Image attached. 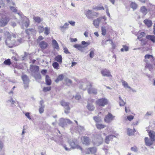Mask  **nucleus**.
<instances>
[{
	"label": "nucleus",
	"instance_id": "45",
	"mask_svg": "<svg viewBox=\"0 0 155 155\" xmlns=\"http://www.w3.org/2000/svg\"><path fill=\"white\" fill-rule=\"evenodd\" d=\"M3 64L6 65H10L11 64L10 59H8L5 61L3 62Z\"/></svg>",
	"mask_w": 155,
	"mask_h": 155
},
{
	"label": "nucleus",
	"instance_id": "41",
	"mask_svg": "<svg viewBox=\"0 0 155 155\" xmlns=\"http://www.w3.org/2000/svg\"><path fill=\"white\" fill-rule=\"evenodd\" d=\"M45 32L44 33L46 35H48L50 33V28L48 27H45L44 28Z\"/></svg>",
	"mask_w": 155,
	"mask_h": 155
},
{
	"label": "nucleus",
	"instance_id": "8",
	"mask_svg": "<svg viewBox=\"0 0 155 155\" xmlns=\"http://www.w3.org/2000/svg\"><path fill=\"white\" fill-rule=\"evenodd\" d=\"M103 141V138L100 136H98L93 141V143L94 145L99 146L102 143Z\"/></svg>",
	"mask_w": 155,
	"mask_h": 155
},
{
	"label": "nucleus",
	"instance_id": "14",
	"mask_svg": "<svg viewBox=\"0 0 155 155\" xmlns=\"http://www.w3.org/2000/svg\"><path fill=\"white\" fill-rule=\"evenodd\" d=\"M15 103V101L12 97H10L9 99L6 101V105L10 106L12 107H14Z\"/></svg>",
	"mask_w": 155,
	"mask_h": 155
},
{
	"label": "nucleus",
	"instance_id": "11",
	"mask_svg": "<svg viewBox=\"0 0 155 155\" xmlns=\"http://www.w3.org/2000/svg\"><path fill=\"white\" fill-rule=\"evenodd\" d=\"M115 116L112 115L110 113H109L106 115L104 119V121L106 123H109L114 120Z\"/></svg>",
	"mask_w": 155,
	"mask_h": 155
},
{
	"label": "nucleus",
	"instance_id": "52",
	"mask_svg": "<svg viewBox=\"0 0 155 155\" xmlns=\"http://www.w3.org/2000/svg\"><path fill=\"white\" fill-rule=\"evenodd\" d=\"M51 89V88L50 87H44L43 89V91L44 92H46L50 91Z\"/></svg>",
	"mask_w": 155,
	"mask_h": 155
},
{
	"label": "nucleus",
	"instance_id": "4",
	"mask_svg": "<svg viewBox=\"0 0 155 155\" xmlns=\"http://www.w3.org/2000/svg\"><path fill=\"white\" fill-rule=\"evenodd\" d=\"M155 60V58L150 54H147L144 56V61L146 63V67L150 69L152 68V65L150 64Z\"/></svg>",
	"mask_w": 155,
	"mask_h": 155
},
{
	"label": "nucleus",
	"instance_id": "55",
	"mask_svg": "<svg viewBox=\"0 0 155 155\" xmlns=\"http://www.w3.org/2000/svg\"><path fill=\"white\" fill-rule=\"evenodd\" d=\"M64 80L66 84L68 85H69L71 83L72 81L71 80L68 78L65 79Z\"/></svg>",
	"mask_w": 155,
	"mask_h": 155
},
{
	"label": "nucleus",
	"instance_id": "53",
	"mask_svg": "<svg viewBox=\"0 0 155 155\" xmlns=\"http://www.w3.org/2000/svg\"><path fill=\"white\" fill-rule=\"evenodd\" d=\"M95 9L97 10H104V7L101 5L98 6L95 8Z\"/></svg>",
	"mask_w": 155,
	"mask_h": 155
},
{
	"label": "nucleus",
	"instance_id": "56",
	"mask_svg": "<svg viewBox=\"0 0 155 155\" xmlns=\"http://www.w3.org/2000/svg\"><path fill=\"white\" fill-rule=\"evenodd\" d=\"M25 115L27 117L29 120L31 119V117L30 116V113L28 112H26L24 113Z\"/></svg>",
	"mask_w": 155,
	"mask_h": 155
},
{
	"label": "nucleus",
	"instance_id": "49",
	"mask_svg": "<svg viewBox=\"0 0 155 155\" xmlns=\"http://www.w3.org/2000/svg\"><path fill=\"white\" fill-rule=\"evenodd\" d=\"M84 130V128L83 127L79 126L78 127V131L80 133H81Z\"/></svg>",
	"mask_w": 155,
	"mask_h": 155
},
{
	"label": "nucleus",
	"instance_id": "59",
	"mask_svg": "<svg viewBox=\"0 0 155 155\" xmlns=\"http://www.w3.org/2000/svg\"><path fill=\"white\" fill-rule=\"evenodd\" d=\"M134 117L133 116L130 115L127 117V119L129 121H130L133 119Z\"/></svg>",
	"mask_w": 155,
	"mask_h": 155
},
{
	"label": "nucleus",
	"instance_id": "37",
	"mask_svg": "<svg viewBox=\"0 0 155 155\" xmlns=\"http://www.w3.org/2000/svg\"><path fill=\"white\" fill-rule=\"evenodd\" d=\"M135 131V130L134 129L133 130L129 128L127 129V133L129 136L133 135Z\"/></svg>",
	"mask_w": 155,
	"mask_h": 155
},
{
	"label": "nucleus",
	"instance_id": "12",
	"mask_svg": "<svg viewBox=\"0 0 155 155\" xmlns=\"http://www.w3.org/2000/svg\"><path fill=\"white\" fill-rule=\"evenodd\" d=\"M96 152L97 149L94 147L86 149L85 150V153L86 154H94L96 153Z\"/></svg>",
	"mask_w": 155,
	"mask_h": 155
},
{
	"label": "nucleus",
	"instance_id": "7",
	"mask_svg": "<svg viewBox=\"0 0 155 155\" xmlns=\"http://www.w3.org/2000/svg\"><path fill=\"white\" fill-rule=\"evenodd\" d=\"M72 123V121L68 119L61 118L60 120L59 124L61 127H64L68 124H70Z\"/></svg>",
	"mask_w": 155,
	"mask_h": 155
},
{
	"label": "nucleus",
	"instance_id": "51",
	"mask_svg": "<svg viewBox=\"0 0 155 155\" xmlns=\"http://www.w3.org/2000/svg\"><path fill=\"white\" fill-rule=\"evenodd\" d=\"M81 44L82 45H84V47H86L90 45V42H86L84 41H83L81 42Z\"/></svg>",
	"mask_w": 155,
	"mask_h": 155
},
{
	"label": "nucleus",
	"instance_id": "34",
	"mask_svg": "<svg viewBox=\"0 0 155 155\" xmlns=\"http://www.w3.org/2000/svg\"><path fill=\"white\" fill-rule=\"evenodd\" d=\"M146 38L148 39H150L153 42H155V36L154 35H147L146 36Z\"/></svg>",
	"mask_w": 155,
	"mask_h": 155
},
{
	"label": "nucleus",
	"instance_id": "1",
	"mask_svg": "<svg viewBox=\"0 0 155 155\" xmlns=\"http://www.w3.org/2000/svg\"><path fill=\"white\" fill-rule=\"evenodd\" d=\"M4 34L7 38L5 40V42L6 45L9 48H12L15 46H17L19 45L23 41L22 39L20 38L17 41H15V38H16V35L13 34H12V35L10 33L7 31H5Z\"/></svg>",
	"mask_w": 155,
	"mask_h": 155
},
{
	"label": "nucleus",
	"instance_id": "24",
	"mask_svg": "<svg viewBox=\"0 0 155 155\" xmlns=\"http://www.w3.org/2000/svg\"><path fill=\"white\" fill-rule=\"evenodd\" d=\"M52 42L53 48L58 50H59V47L57 41L53 39L52 41Z\"/></svg>",
	"mask_w": 155,
	"mask_h": 155
},
{
	"label": "nucleus",
	"instance_id": "9",
	"mask_svg": "<svg viewBox=\"0 0 155 155\" xmlns=\"http://www.w3.org/2000/svg\"><path fill=\"white\" fill-rule=\"evenodd\" d=\"M61 105L65 109L64 112L67 114L69 113L70 108L69 106V103L66 102L64 101H62L61 102Z\"/></svg>",
	"mask_w": 155,
	"mask_h": 155
},
{
	"label": "nucleus",
	"instance_id": "57",
	"mask_svg": "<svg viewBox=\"0 0 155 155\" xmlns=\"http://www.w3.org/2000/svg\"><path fill=\"white\" fill-rule=\"evenodd\" d=\"M10 8L11 10L13 12H17V9L15 7L11 6L10 7Z\"/></svg>",
	"mask_w": 155,
	"mask_h": 155
},
{
	"label": "nucleus",
	"instance_id": "15",
	"mask_svg": "<svg viewBox=\"0 0 155 155\" xmlns=\"http://www.w3.org/2000/svg\"><path fill=\"white\" fill-rule=\"evenodd\" d=\"M94 100L92 99H90L89 100L87 105V108L90 111H92L94 109V107L92 104L90 103V102H94Z\"/></svg>",
	"mask_w": 155,
	"mask_h": 155
},
{
	"label": "nucleus",
	"instance_id": "62",
	"mask_svg": "<svg viewBox=\"0 0 155 155\" xmlns=\"http://www.w3.org/2000/svg\"><path fill=\"white\" fill-rule=\"evenodd\" d=\"M105 8H106V12L107 14V15L108 16L109 18H110V15L109 13L108 7L107 6H106Z\"/></svg>",
	"mask_w": 155,
	"mask_h": 155
},
{
	"label": "nucleus",
	"instance_id": "25",
	"mask_svg": "<svg viewBox=\"0 0 155 155\" xmlns=\"http://www.w3.org/2000/svg\"><path fill=\"white\" fill-rule=\"evenodd\" d=\"M96 126L97 129L101 130L104 128L106 126L102 124L97 123L96 124Z\"/></svg>",
	"mask_w": 155,
	"mask_h": 155
},
{
	"label": "nucleus",
	"instance_id": "3",
	"mask_svg": "<svg viewBox=\"0 0 155 155\" xmlns=\"http://www.w3.org/2000/svg\"><path fill=\"white\" fill-rule=\"evenodd\" d=\"M148 134L150 139L148 137H145V142L147 146H150L152 145L155 141V132L153 131L150 130Z\"/></svg>",
	"mask_w": 155,
	"mask_h": 155
},
{
	"label": "nucleus",
	"instance_id": "42",
	"mask_svg": "<svg viewBox=\"0 0 155 155\" xmlns=\"http://www.w3.org/2000/svg\"><path fill=\"white\" fill-rule=\"evenodd\" d=\"M123 48L121 49L120 51L121 52L124 51H127L129 50V47L127 45H124L123 46Z\"/></svg>",
	"mask_w": 155,
	"mask_h": 155
},
{
	"label": "nucleus",
	"instance_id": "35",
	"mask_svg": "<svg viewBox=\"0 0 155 155\" xmlns=\"http://www.w3.org/2000/svg\"><path fill=\"white\" fill-rule=\"evenodd\" d=\"M101 34L103 36H105L106 34L107 30L105 26H102L101 27Z\"/></svg>",
	"mask_w": 155,
	"mask_h": 155
},
{
	"label": "nucleus",
	"instance_id": "30",
	"mask_svg": "<svg viewBox=\"0 0 155 155\" xmlns=\"http://www.w3.org/2000/svg\"><path fill=\"white\" fill-rule=\"evenodd\" d=\"M140 12L144 15H145L147 13V9L145 6H142L140 8Z\"/></svg>",
	"mask_w": 155,
	"mask_h": 155
},
{
	"label": "nucleus",
	"instance_id": "18",
	"mask_svg": "<svg viewBox=\"0 0 155 155\" xmlns=\"http://www.w3.org/2000/svg\"><path fill=\"white\" fill-rule=\"evenodd\" d=\"M81 141L83 144L88 145L90 143L89 138L87 137H83L81 138Z\"/></svg>",
	"mask_w": 155,
	"mask_h": 155
},
{
	"label": "nucleus",
	"instance_id": "28",
	"mask_svg": "<svg viewBox=\"0 0 155 155\" xmlns=\"http://www.w3.org/2000/svg\"><path fill=\"white\" fill-rule=\"evenodd\" d=\"M143 22L148 27H150L152 25V21L148 19L144 20Z\"/></svg>",
	"mask_w": 155,
	"mask_h": 155
},
{
	"label": "nucleus",
	"instance_id": "6",
	"mask_svg": "<svg viewBox=\"0 0 155 155\" xmlns=\"http://www.w3.org/2000/svg\"><path fill=\"white\" fill-rule=\"evenodd\" d=\"M108 103V100L104 98L98 99L95 102L96 105L102 107H104L105 105L107 104Z\"/></svg>",
	"mask_w": 155,
	"mask_h": 155
},
{
	"label": "nucleus",
	"instance_id": "54",
	"mask_svg": "<svg viewBox=\"0 0 155 155\" xmlns=\"http://www.w3.org/2000/svg\"><path fill=\"white\" fill-rule=\"evenodd\" d=\"M146 34L144 32H142L138 36L137 38L138 39H140L142 37L144 36Z\"/></svg>",
	"mask_w": 155,
	"mask_h": 155
},
{
	"label": "nucleus",
	"instance_id": "29",
	"mask_svg": "<svg viewBox=\"0 0 155 155\" xmlns=\"http://www.w3.org/2000/svg\"><path fill=\"white\" fill-rule=\"evenodd\" d=\"M69 25V24L68 23H65L63 26H60V29L61 31H64L65 30L66 28H68Z\"/></svg>",
	"mask_w": 155,
	"mask_h": 155
},
{
	"label": "nucleus",
	"instance_id": "36",
	"mask_svg": "<svg viewBox=\"0 0 155 155\" xmlns=\"http://www.w3.org/2000/svg\"><path fill=\"white\" fill-rule=\"evenodd\" d=\"M44 28L42 25H38L37 30L40 33L44 31Z\"/></svg>",
	"mask_w": 155,
	"mask_h": 155
},
{
	"label": "nucleus",
	"instance_id": "50",
	"mask_svg": "<svg viewBox=\"0 0 155 155\" xmlns=\"http://www.w3.org/2000/svg\"><path fill=\"white\" fill-rule=\"evenodd\" d=\"M130 7L134 9H136L137 7V5L134 2H132L130 5Z\"/></svg>",
	"mask_w": 155,
	"mask_h": 155
},
{
	"label": "nucleus",
	"instance_id": "23",
	"mask_svg": "<svg viewBox=\"0 0 155 155\" xmlns=\"http://www.w3.org/2000/svg\"><path fill=\"white\" fill-rule=\"evenodd\" d=\"M30 69L31 71L34 73L38 72L39 70V68L37 66L31 65Z\"/></svg>",
	"mask_w": 155,
	"mask_h": 155
},
{
	"label": "nucleus",
	"instance_id": "2",
	"mask_svg": "<svg viewBox=\"0 0 155 155\" xmlns=\"http://www.w3.org/2000/svg\"><path fill=\"white\" fill-rule=\"evenodd\" d=\"M17 14L20 16L21 19L19 22V24L22 28H27L29 25V20L25 16H24L21 12H18Z\"/></svg>",
	"mask_w": 155,
	"mask_h": 155
},
{
	"label": "nucleus",
	"instance_id": "64",
	"mask_svg": "<svg viewBox=\"0 0 155 155\" xmlns=\"http://www.w3.org/2000/svg\"><path fill=\"white\" fill-rule=\"evenodd\" d=\"M64 52L67 54L70 53V52L68 51V49L66 47L64 48H63Z\"/></svg>",
	"mask_w": 155,
	"mask_h": 155
},
{
	"label": "nucleus",
	"instance_id": "44",
	"mask_svg": "<svg viewBox=\"0 0 155 155\" xmlns=\"http://www.w3.org/2000/svg\"><path fill=\"white\" fill-rule=\"evenodd\" d=\"M52 66L54 68L57 69H58L59 67V65L58 63L56 62L53 63Z\"/></svg>",
	"mask_w": 155,
	"mask_h": 155
},
{
	"label": "nucleus",
	"instance_id": "33",
	"mask_svg": "<svg viewBox=\"0 0 155 155\" xmlns=\"http://www.w3.org/2000/svg\"><path fill=\"white\" fill-rule=\"evenodd\" d=\"M10 0H0V4L2 6H4L5 3H6L7 4H8L10 3Z\"/></svg>",
	"mask_w": 155,
	"mask_h": 155
},
{
	"label": "nucleus",
	"instance_id": "47",
	"mask_svg": "<svg viewBox=\"0 0 155 155\" xmlns=\"http://www.w3.org/2000/svg\"><path fill=\"white\" fill-rule=\"evenodd\" d=\"M95 50L94 49H92L91 50V51L89 54V56L91 58H92L94 56V52Z\"/></svg>",
	"mask_w": 155,
	"mask_h": 155
},
{
	"label": "nucleus",
	"instance_id": "60",
	"mask_svg": "<svg viewBox=\"0 0 155 155\" xmlns=\"http://www.w3.org/2000/svg\"><path fill=\"white\" fill-rule=\"evenodd\" d=\"M132 151L134 152H137L138 150V148L135 146L132 147L131 148Z\"/></svg>",
	"mask_w": 155,
	"mask_h": 155
},
{
	"label": "nucleus",
	"instance_id": "16",
	"mask_svg": "<svg viewBox=\"0 0 155 155\" xmlns=\"http://www.w3.org/2000/svg\"><path fill=\"white\" fill-rule=\"evenodd\" d=\"M70 145L71 146L72 148H76L78 149H80L82 152H83L82 148L79 145H78L76 143L73 141L72 142H68Z\"/></svg>",
	"mask_w": 155,
	"mask_h": 155
},
{
	"label": "nucleus",
	"instance_id": "43",
	"mask_svg": "<svg viewBox=\"0 0 155 155\" xmlns=\"http://www.w3.org/2000/svg\"><path fill=\"white\" fill-rule=\"evenodd\" d=\"M4 147V141L0 140V151L2 150Z\"/></svg>",
	"mask_w": 155,
	"mask_h": 155
},
{
	"label": "nucleus",
	"instance_id": "22",
	"mask_svg": "<svg viewBox=\"0 0 155 155\" xmlns=\"http://www.w3.org/2000/svg\"><path fill=\"white\" fill-rule=\"evenodd\" d=\"M121 82L122 85L125 88L132 90V88L129 85L128 83L127 82L123 80H122Z\"/></svg>",
	"mask_w": 155,
	"mask_h": 155
},
{
	"label": "nucleus",
	"instance_id": "46",
	"mask_svg": "<svg viewBox=\"0 0 155 155\" xmlns=\"http://www.w3.org/2000/svg\"><path fill=\"white\" fill-rule=\"evenodd\" d=\"M94 119L97 123L100 122L101 121V120L100 118L98 117H94Z\"/></svg>",
	"mask_w": 155,
	"mask_h": 155
},
{
	"label": "nucleus",
	"instance_id": "48",
	"mask_svg": "<svg viewBox=\"0 0 155 155\" xmlns=\"http://www.w3.org/2000/svg\"><path fill=\"white\" fill-rule=\"evenodd\" d=\"M119 99L120 100L119 103L120 106H123L125 104V102L121 99L120 97H119Z\"/></svg>",
	"mask_w": 155,
	"mask_h": 155
},
{
	"label": "nucleus",
	"instance_id": "17",
	"mask_svg": "<svg viewBox=\"0 0 155 155\" xmlns=\"http://www.w3.org/2000/svg\"><path fill=\"white\" fill-rule=\"evenodd\" d=\"M101 73L102 75L104 76L107 77H111L112 75L110 74V71L107 69L102 70L101 71Z\"/></svg>",
	"mask_w": 155,
	"mask_h": 155
},
{
	"label": "nucleus",
	"instance_id": "61",
	"mask_svg": "<svg viewBox=\"0 0 155 155\" xmlns=\"http://www.w3.org/2000/svg\"><path fill=\"white\" fill-rule=\"evenodd\" d=\"M111 41V39H108L106 41L103 40L102 42V45H104L106 44V43L108 41Z\"/></svg>",
	"mask_w": 155,
	"mask_h": 155
},
{
	"label": "nucleus",
	"instance_id": "5",
	"mask_svg": "<svg viewBox=\"0 0 155 155\" xmlns=\"http://www.w3.org/2000/svg\"><path fill=\"white\" fill-rule=\"evenodd\" d=\"M93 83L87 81L86 83L84 84L83 85L86 86L87 92L89 94H96L97 93V90L94 88L91 87Z\"/></svg>",
	"mask_w": 155,
	"mask_h": 155
},
{
	"label": "nucleus",
	"instance_id": "40",
	"mask_svg": "<svg viewBox=\"0 0 155 155\" xmlns=\"http://www.w3.org/2000/svg\"><path fill=\"white\" fill-rule=\"evenodd\" d=\"M64 78V76L62 74H61L59 75L57 78L55 80V82L57 83L60 81H61Z\"/></svg>",
	"mask_w": 155,
	"mask_h": 155
},
{
	"label": "nucleus",
	"instance_id": "39",
	"mask_svg": "<svg viewBox=\"0 0 155 155\" xmlns=\"http://www.w3.org/2000/svg\"><path fill=\"white\" fill-rule=\"evenodd\" d=\"M43 103V101H41L40 104H41V106L40 107L39 109V112L40 114L43 113L44 111V106L42 105Z\"/></svg>",
	"mask_w": 155,
	"mask_h": 155
},
{
	"label": "nucleus",
	"instance_id": "27",
	"mask_svg": "<svg viewBox=\"0 0 155 155\" xmlns=\"http://www.w3.org/2000/svg\"><path fill=\"white\" fill-rule=\"evenodd\" d=\"M33 18L35 21L38 23H39L43 21V19L38 16H34Z\"/></svg>",
	"mask_w": 155,
	"mask_h": 155
},
{
	"label": "nucleus",
	"instance_id": "31",
	"mask_svg": "<svg viewBox=\"0 0 155 155\" xmlns=\"http://www.w3.org/2000/svg\"><path fill=\"white\" fill-rule=\"evenodd\" d=\"M45 81L47 85H50L51 84V81L50 78L49 76L47 75L45 78Z\"/></svg>",
	"mask_w": 155,
	"mask_h": 155
},
{
	"label": "nucleus",
	"instance_id": "10",
	"mask_svg": "<svg viewBox=\"0 0 155 155\" xmlns=\"http://www.w3.org/2000/svg\"><path fill=\"white\" fill-rule=\"evenodd\" d=\"M9 21V18L8 17H5L2 18L0 21V26L4 27L5 26Z\"/></svg>",
	"mask_w": 155,
	"mask_h": 155
},
{
	"label": "nucleus",
	"instance_id": "32",
	"mask_svg": "<svg viewBox=\"0 0 155 155\" xmlns=\"http://www.w3.org/2000/svg\"><path fill=\"white\" fill-rule=\"evenodd\" d=\"M54 60L55 61L60 63H61L62 62V58L61 56L60 55H58L55 57L54 58Z\"/></svg>",
	"mask_w": 155,
	"mask_h": 155
},
{
	"label": "nucleus",
	"instance_id": "38",
	"mask_svg": "<svg viewBox=\"0 0 155 155\" xmlns=\"http://www.w3.org/2000/svg\"><path fill=\"white\" fill-rule=\"evenodd\" d=\"M91 11L89 10L86 11V12H85V14L86 15V16L89 19H90L91 18Z\"/></svg>",
	"mask_w": 155,
	"mask_h": 155
},
{
	"label": "nucleus",
	"instance_id": "21",
	"mask_svg": "<svg viewBox=\"0 0 155 155\" xmlns=\"http://www.w3.org/2000/svg\"><path fill=\"white\" fill-rule=\"evenodd\" d=\"M101 21V18H98L94 20L93 21V24L97 28L99 25L100 22Z\"/></svg>",
	"mask_w": 155,
	"mask_h": 155
},
{
	"label": "nucleus",
	"instance_id": "58",
	"mask_svg": "<svg viewBox=\"0 0 155 155\" xmlns=\"http://www.w3.org/2000/svg\"><path fill=\"white\" fill-rule=\"evenodd\" d=\"M34 77L36 80L41 79V75L39 74H36L34 76Z\"/></svg>",
	"mask_w": 155,
	"mask_h": 155
},
{
	"label": "nucleus",
	"instance_id": "20",
	"mask_svg": "<svg viewBox=\"0 0 155 155\" xmlns=\"http://www.w3.org/2000/svg\"><path fill=\"white\" fill-rule=\"evenodd\" d=\"M40 47L42 49H45L48 46V44L44 41H41L39 44Z\"/></svg>",
	"mask_w": 155,
	"mask_h": 155
},
{
	"label": "nucleus",
	"instance_id": "19",
	"mask_svg": "<svg viewBox=\"0 0 155 155\" xmlns=\"http://www.w3.org/2000/svg\"><path fill=\"white\" fill-rule=\"evenodd\" d=\"M22 78L24 84V87L26 88L28 87V84L29 82L27 76L25 75L22 76Z\"/></svg>",
	"mask_w": 155,
	"mask_h": 155
},
{
	"label": "nucleus",
	"instance_id": "26",
	"mask_svg": "<svg viewBox=\"0 0 155 155\" xmlns=\"http://www.w3.org/2000/svg\"><path fill=\"white\" fill-rule=\"evenodd\" d=\"M26 34L29 35L30 34H35L36 33V31L33 29H27L26 30Z\"/></svg>",
	"mask_w": 155,
	"mask_h": 155
},
{
	"label": "nucleus",
	"instance_id": "63",
	"mask_svg": "<svg viewBox=\"0 0 155 155\" xmlns=\"http://www.w3.org/2000/svg\"><path fill=\"white\" fill-rule=\"evenodd\" d=\"M75 98L76 100H79L81 98V96L78 94H77L75 97Z\"/></svg>",
	"mask_w": 155,
	"mask_h": 155
},
{
	"label": "nucleus",
	"instance_id": "13",
	"mask_svg": "<svg viewBox=\"0 0 155 155\" xmlns=\"http://www.w3.org/2000/svg\"><path fill=\"white\" fill-rule=\"evenodd\" d=\"M119 135L118 134H116L115 135H110L107 136L105 139V142L107 143H109L110 141L112 140L114 137H116Z\"/></svg>",
	"mask_w": 155,
	"mask_h": 155
}]
</instances>
